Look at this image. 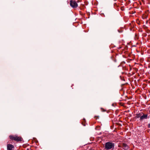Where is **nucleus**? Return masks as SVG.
<instances>
[{"mask_svg": "<svg viewBox=\"0 0 150 150\" xmlns=\"http://www.w3.org/2000/svg\"><path fill=\"white\" fill-rule=\"evenodd\" d=\"M114 147V144L113 143L110 142H107L105 144V149L106 150H109L112 148H113Z\"/></svg>", "mask_w": 150, "mask_h": 150, "instance_id": "1", "label": "nucleus"}, {"mask_svg": "<svg viewBox=\"0 0 150 150\" xmlns=\"http://www.w3.org/2000/svg\"><path fill=\"white\" fill-rule=\"evenodd\" d=\"M9 137L10 139L17 142L21 141L22 139L21 137L17 136H10Z\"/></svg>", "mask_w": 150, "mask_h": 150, "instance_id": "2", "label": "nucleus"}, {"mask_svg": "<svg viewBox=\"0 0 150 150\" xmlns=\"http://www.w3.org/2000/svg\"><path fill=\"white\" fill-rule=\"evenodd\" d=\"M70 5L73 8H76L78 6V4L76 2L72 0L70 1Z\"/></svg>", "mask_w": 150, "mask_h": 150, "instance_id": "3", "label": "nucleus"}, {"mask_svg": "<svg viewBox=\"0 0 150 150\" xmlns=\"http://www.w3.org/2000/svg\"><path fill=\"white\" fill-rule=\"evenodd\" d=\"M14 148V146L10 144H8L7 146V150H13V149Z\"/></svg>", "mask_w": 150, "mask_h": 150, "instance_id": "4", "label": "nucleus"}, {"mask_svg": "<svg viewBox=\"0 0 150 150\" xmlns=\"http://www.w3.org/2000/svg\"><path fill=\"white\" fill-rule=\"evenodd\" d=\"M147 114H144L143 113L140 120H142L144 119H146L147 118Z\"/></svg>", "mask_w": 150, "mask_h": 150, "instance_id": "5", "label": "nucleus"}, {"mask_svg": "<svg viewBox=\"0 0 150 150\" xmlns=\"http://www.w3.org/2000/svg\"><path fill=\"white\" fill-rule=\"evenodd\" d=\"M122 148L125 150H127L128 149V146L126 144L123 143L122 144Z\"/></svg>", "mask_w": 150, "mask_h": 150, "instance_id": "6", "label": "nucleus"}, {"mask_svg": "<svg viewBox=\"0 0 150 150\" xmlns=\"http://www.w3.org/2000/svg\"><path fill=\"white\" fill-rule=\"evenodd\" d=\"M143 113L142 112H140L138 114H137L136 115V117L137 118H140V120L141 119V117H142V113Z\"/></svg>", "mask_w": 150, "mask_h": 150, "instance_id": "7", "label": "nucleus"}, {"mask_svg": "<svg viewBox=\"0 0 150 150\" xmlns=\"http://www.w3.org/2000/svg\"><path fill=\"white\" fill-rule=\"evenodd\" d=\"M148 127H150V124H149Z\"/></svg>", "mask_w": 150, "mask_h": 150, "instance_id": "8", "label": "nucleus"}]
</instances>
